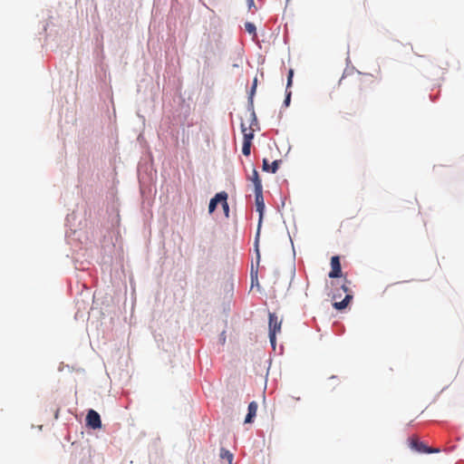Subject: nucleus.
<instances>
[{"instance_id": "a211bd4d", "label": "nucleus", "mask_w": 464, "mask_h": 464, "mask_svg": "<svg viewBox=\"0 0 464 464\" xmlns=\"http://www.w3.org/2000/svg\"><path fill=\"white\" fill-rule=\"evenodd\" d=\"M256 85H257V79L255 78L254 82H253L252 88H251V92H250V98L254 95L256 89Z\"/></svg>"}, {"instance_id": "1a4fd4ad", "label": "nucleus", "mask_w": 464, "mask_h": 464, "mask_svg": "<svg viewBox=\"0 0 464 464\" xmlns=\"http://www.w3.org/2000/svg\"><path fill=\"white\" fill-rule=\"evenodd\" d=\"M257 403L256 401H251L249 404H248V412L246 416V419H245V423H251L253 421V419L256 417V411H257Z\"/></svg>"}, {"instance_id": "5701e85b", "label": "nucleus", "mask_w": 464, "mask_h": 464, "mask_svg": "<svg viewBox=\"0 0 464 464\" xmlns=\"http://www.w3.org/2000/svg\"><path fill=\"white\" fill-rule=\"evenodd\" d=\"M255 278L257 280V271L255 272Z\"/></svg>"}, {"instance_id": "20e7f679", "label": "nucleus", "mask_w": 464, "mask_h": 464, "mask_svg": "<svg viewBox=\"0 0 464 464\" xmlns=\"http://www.w3.org/2000/svg\"><path fill=\"white\" fill-rule=\"evenodd\" d=\"M86 425L92 429H100L102 427V420L99 413L94 410H90L86 416Z\"/></svg>"}, {"instance_id": "f257e3e1", "label": "nucleus", "mask_w": 464, "mask_h": 464, "mask_svg": "<svg viewBox=\"0 0 464 464\" xmlns=\"http://www.w3.org/2000/svg\"><path fill=\"white\" fill-rule=\"evenodd\" d=\"M255 196H256V211L259 213L258 227H257V231H256V256H257L256 259H257V263H258L259 259H260V254H259V249H258V240H259V235H260V227H261V224H262V220H263V217H264L265 202H264L262 190L255 191Z\"/></svg>"}, {"instance_id": "9b49d317", "label": "nucleus", "mask_w": 464, "mask_h": 464, "mask_svg": "<svg viewBox=\"0 0 464 464\" xmlns=\"http://www.w3.org/2000/svg\"><path fill=\"white\" fill-rule=\"evenodd\" d=\"M250 179L254 183L255 191L262 190V182H261V179H259V175H258V172L256 169H253L252 176H251Z\"/></svg>"}, {"instance_id": "2eb2a0df", "label": "nucleus", "mask_w": 464, "mask_h": 464, "mask_svg": "<svg viewBox=\"0 0 464 464\" xmlns=\"http://www.w3.org/2000/svg\"><path fill=\"white\" fill-rule=\"evenodd\" d=\"M245 29L250 34H256V26L252 23H249V22L246 23L245 24Z\"/></svg>"}, {"instance_id": "f3484780", "label": "nucleus", "mask_w": 464, "mask_h": 464, "mask_svg": "<svg viewBox=\"0 0 464 464\" xmlns=\"http://www.w3.org/2000/svg\"><path fill=\"white\" fill-rule=\"evenodd\" d=\"M293 75H294V71L292 69H290L288 72V76H287V88L292 84Z\"/></svg>"}, {"instance_id": "6e6552de", "label": "nucleus", "mask_w": 464, "mask_h": 464, "mask_svg": "<svg viewBox=\"0 0 464 464\" xmlns=\"http://www.w3.org/2000/svg\"><path fill=\"white\" fill-rule=\"evenodd\" d=\"M223 199H227V194L224 191L216 194V196L210 199L208 211L213 213L218 203H221Z\"/></svg>"}, {"instance_id": "4468645a", "label": "nucleus", "mask_w": 464, "mask_h": 464, "mask_svg": "<svg viewBox=\"0 0 464 464\" xmlns=\"http://www.w3.org/2000/svg\"><path fill=\"white\" fill-rule=\"evenodd\" d=\"M251 144L250 141H243V146H242V153L245 155V156H249L250 155V152H251Z\"/></svg>"}, {"instance_id": "aec40b11", "label": "nucleus", "mask_w": 464, "mask_h": 464, "mask_svg": "<svg viewBox=\"0 0 464 464\" xmlns=\"http://www.w3.org/2000/svg\"><path fill=\"white\" fill-rule=\"evenodd\" d=\"M249 6L254 5V0H247Z\"/></svg>"}, {"instance_id": "423d86ee", "label": "nucleus", "mask_w": 464, "mask_h": 464, "mask_svg": "<svg viewBox=\"0 0 464 464\" xmlns=\"http://www.w3.org/2000/svg\"><path fill=\"white\" fill-rule=\"evenodd\" d=\"M410 446L411 449L418 452L433 453L431 448L426 446L423 442L420 441L417 437H411L410 439Z\"/></svg>"}, {"instance_id": "4be33fe9", "label": "nucleus", "mask_w": 464, "mask_h": 464, "mask_svg": "<svg viewBox=\"0 0 464 464\" xmlns=\"http://www.w3.org/2000/svg\"><path fill=\"white\" fill-rule=\"evenodd\" d=\"M431 450H433V452H439L440 451L439 449H432L431 448Z\"/></svg>"}, {"instance_id": "f03ea898", "label": "nucleus", "mask_w": 464, "mask_h": 464, "mask_svg": "<svg viewBox=\"0 0 464 464\" xmlns=\"http://www.w3.org/2000/svg\"><path fill=\"white\" fill-rule=\"evenodd\" d=\"M353 83L356 87V89L359 91V93L361 94L367 88L371 87V85H373L375 83V79L372 75L367 74V73H360L354 80Z\"/></svg>"}, {"instance_id": "6ab92c4d", "label": "nucleus", "mask_w": 464, "mask_h": 464, "mask_svg": "<svg viewBox=\"0 0 464 464\" xmlns=\"http://www.w3.org/2000/svg\"><path fill=\"white\" fill-rule=\"evenodd\" d=\"M290 99H291V92H287V93H286V97H285V104L286 106H288V105H289V103H290Z\"/></svg>"}, {"instance_id": "7ed1b4c3", "label": "nucleus", "mask_w": 464, "mask_h": 464, "mask_svg": "<svg viewBox=\"0 0 464 464\" xmlns=\"http://www.w3.org/2000/svg\"><path fill=\"white\" fill-rule=\"evenodd\" d=\"M281 321L278 320L275 314L269 313V339L274 348L276 346V335L281 331Z\"/></svg>"}, {"instance_id": "dca6fc26", "label": "nucleus", "mask_w": 464, "mask_h": 464, "mask_svg": "<svg viewBox=\"0 0 464 464\" xmlns=\"http://www.w3.org/2000/svg\"><path fill=\"white\" fill-rule=\"evenodd\" d=\"M221 204H222V208H223L226 217H228L229 207H228L227 199H223Z\"/></svg>"}, {"instance_id": "b1692460", "label": "nucleus", "mask_w": 464, "mask_h": 464, "mask_svg": "<svg viewBox=\"0 0 464 464\" xmlns=\"http://www.w3.org/2000/svg\"><path fill=\"white\" fill-rule=\"evenodd\" d=\"M251 277H252V280H253L254 279L253 271L251 272Z\"/></svg>"}, {"instance_id": "0eeeda50", "label": "nucleus", "mask_w": 464, "mask_h": 464, "mask_svg": "<svg viewBox=\"0 0 464 464\" xmlns=\"http://www.w3.org/2000/svg\"><path fill=\"white\" fill-rule=\"evenodd\" d=\"M251 116H252V122L250 124L249 130L245 126L244 123H241V130H242V133L244 136L243 141H250V143H252V140L254 138V130L252 129V125L254 123H256V114L253 112L251 114Z\"/></svg>"}, {"instance_id": "f8f14e48", "label": "nucleus", "mask_w": 464, "mask_h": 464, "mask_svg": "<svg viewBox=\"0 0 464 464\" xmlns=\"http://www.w3.org/2000/svg\"><path fill=\"white\" fill-rule=\"evenodd\" d=\"M353 296L351 295H346V296L344 297V299L341 302H335L334 303V307L337 310H342L343 308H345L349 302L352 300Z\"/></svg>"}, {"instance_id": "9d476101", "label": "nucleus", "mask_w": 464, "mask_h": 464, "mask_svg": "<svg viewBox=\"0 0 464 464\" xmlns=\"http://www.w3.org/2000/svg\"><path fill=\"white\" fill-rule=\"evenodd\" d=\"M281 160H274L272 162V164L270 165L269 162H268V160L267 159H264L263 160V170L264 171H267V172H271V173H276L279 168V164H280Z\"/></svg>"}, {"instance_id": "39448f33", "label": "nucleus", "mask_w": 464, "mask_h": 464, "mask_svg": "<svg viewBox=\"0 0 464 464\" xmlns=\"http://www.w3.org/2000/svg\"><path fill=\"white\" fill-rule=\"evenodd\" d=\"M331 271L329 273L330 278H338L342 276V267L339 256H334L331 258Z\"/></svg>"}, {"instance_id": "ddd939ff", "label": "nucleus", "mask_w": 464, "mask_h": 464, "mask_svg": "<svg viewBox=\"0 0 464 464\" xmlns=\"http://www.w3.org/2000/svg\"><path fill=\"white\" fill-rule=\"evenodd\" d=\"M220 457L222 459H227L229 464L232 463L233 459H234L233 454L229 450H227L226 449H221V450H220Z\"/></svg>"}, {"instance_id": "412c9836", "label": "nucleus", "mask_w": 464, "mask_h": 464, "mask_svg": "<svg viewBox=\"0 0 464 464\" xmlns=\"http://www.w3.org/2000/svg\"><path fill=\"white\" fill-rule=\"evenodd\" d=\"M58 415H59V410H57L55 412V419H58Z\"/></svg>"}]
</instances>
